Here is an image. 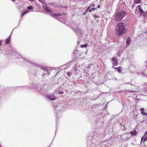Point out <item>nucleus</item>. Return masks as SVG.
I'll use <instances>...</instances> for the list:
<instances>
[{"mask_svg":"<svg viewBox=\"0 0 147 147\" xmlns=\"http://www.w3.org/2000/svg\"><path fill=\"white\" fill-rule=\"evenodd\" d=\"M92 5L94 7V4H93Z\"/></svg>","mask_w":147,"mask_h":147,"instance_id":"nucleus-36","label":"nucleus"},{"mask_svg":"<svg viewBox=\"0 0 147 147\" xmlns=\"http://www.w3.org/2000/svg\"><path fill=\"white\" fill-rule=\"evenodd\" d=\"M40 92L42 93V94H44L46 92V90H44V91H43V90H41L40 91Z\"/></svg>","mask_w":147,"mask_h":147,"instance_id":"nucleus-19","label":"nucleus"},{"mask_svg":"<svg viewBox=\"0 0 147 147\" xmlns=\"http://www.w3.org/2000/svg\"><path fill=\"white\" fill-rule=\"evenodd\" d=\"M83 47V46L81 47H82V48L84 47Z\"/></svg>","mask_w":147,"mask_h":147,"instance_id":"nucleus-37","label":"nucleus"},{"mask_svg":"<svg viewBox=\"0 0 147 147\" xmlns=\"http://www.w3.org/2000/svg\"><path fill=\"white\" fill-rule=\"evenodd\" d=\"M146 67H147V65H146Z\"/></svg>","mask_w":147,"mask_h":147,"instance_id":"nucleus-40","label":"nucleus"},{"mask_svg":"<svg viewBox=\"0 0 147 147\" xmlns=\"http://www.w3.org/2000/svg\"><path fill=\"white\" fill-rule=\"evenodd\" d=\"M115 69H117V71L119 72H120L121 71V70H120V68L119 67L117 68V67H115Z\"/></svg>","mask_w":147,"mask_h":147,"instance_id":"nucleus-18","label":"nucleus"},{"mask_svg":"<svg viewBox=\"0 0 147 147\" xmlns=\"http://www.w3.org/2000/svg\"><path fill=\"white\" fill-rule=\"evenodd\" d=\"M141 111H143L144 110V109L143 108H142L140 109Z\"/></svg>","mask_w":147,"mask_h":147,"instance_id":"nucleus-27","label":"nucleus"},{"mask_svg":"<svg viewBox=\"0 0 147 147\" xmlns=\"http://www.w3.org/2000/svg\"><path fill=\"white\" fill-rule=\"evenodd\" d=\"M31 1H33L34 0H30Z\"/></svg>","mask_w":147,"mask_h":147,"instance_id":"nucleus-38","label":"nucleus"},{"mask_svg":"<svg viewBox=\"0 0 147 147\" xmlns=\"http://www.w3.org/2000/svg\"><path fill=\"white\" fill-rule=\"evenodd\" d=\"M141 5H138V7L139 8V11L141 15L142 16H144L145 13L143 10L141 8Z\"/></svg>","mask_w":147,"mask_h":147,"instance_id":"nucleus-6","label":"nucleus"},{"mask_svg":"<svg viewBox=\"0 0 147 147\" xmlns=\"http://www.w3.org/2000/svg\"><path fill=\"white\" fill-rule=\"evenodd\" d=\"M45 74H44V73H43V74H42V77H44V76H45Z\"/></svg>","mask_w":147,"mask_h":147,"instance_id":"nucleus-32","label":"nucleus"},{"mask_svg":"<svg viewBox=\"0 0 147 147\" xmlns=\"http://www.w3.org/2000/svg\"><path fill=\"white\" fill-rule=\"evenodd\" d=\"M146 63H147V61H146Z\"/></svg>","mask_w":147,"mask_h":147,"instance_id":"nucleus-41","label":"nucleus"},{"mask_svg":"<svg viewBox=\"0 0 147 147\" xmlns=\"http://www.w3.org/2000/svg\"><path fill=\"white\" fill-rule=\"evenodd\" d=\"M87 44H86L85 45H80V46H86Z\"/></svg>","mask_w":147,"mask_h":147,"instance_id":"nucleus-29","label":"nucleus"},{"mask_svg":"<svg viewBox=\"0 0 147 147\" xmlns=\"http://www.w3.org/2000/svg\"><path fill=\"white\" fill-rule=\"evenodd\" d=\"M79 43V42H77V43Z\"/></svg>","mask_w":147,"mask_h":147,"instance_id":"nucleus-39","label":"nucleus"},{"mask_svg":"<svg viewBox=\"0 0 147 147\" xmlns=\"http://www.w3.org/2000/svg\"><path fill=\"white\" fill-rule=\"evenodd\" d=\"M91 138L90 137H88L87 138V139H88V138L89 139H90V138Z\"/></svg>","mask_w":147,"mask_h":147,"instance_id":"nucleus-31","label":"nucleus"},{"mask_svg":"<svg viewBox=\"0 0 147 147\" xmlns=\"http://www.w3.org/2000/svg\"><path fill=\"white\" fill-rule=\"evenodd\" d=\"M67 74L68 76L69 77L70 76V73L69 72H68L67 73Z\"/></svg>","mask_w":147,"mask_h":147,"instance_id":"nucleus-23","label":"nucleus"},{"mask_svg":"<svg viewBox=\"0 0 147 147\" xmlns=\"http://www.w3.org/2000/svg\"><path fill=\"white\" fill-rule=\"evenodd\" d=\"M141 113L143 115H144L145 116H146L147 115V113H146L144 111H141Z\"/></svg>","mask_w":147,"mask_h":147,"instance_id":"nucleus-15","label":"nucleus"},{"mask_svg":"<svg viewBox=\"0 0 147 147\" xmlns=\"http://www.w3.org/2000/svg\"><path fill=\"white\" fill-rule=\"evenodd\" d=\"M112 60L113 61V63L115 65H117L118 64L117 60H116L115 58H113L112 59Z\"/></svg>","mask_w":147,"mask_h":147,"instance_id":"nucleus-7","label":"nucleus"},{"mask_svg":"<svg viewBox=\"0 0 147 147\" xmlns=\"http://www.w3.org/2000/svg\"><path fill=\"white\" fill-rule=\"evenodd\" d=\"M38 0L39 1H40V0Z\"/></svg>","mask_w":147,"mask_h":147,"instance_id":"nucleus-42","label":"nucleus"},{"mask_svg":"<svg viewBox=\"0 0 147 147\" xmlns=\"http://www.w3.org/2000/svg\"><path fill=\"white\" fill-rule=\"evenodd\" d=\"M134 1L136 3H140L142 2L141 0H134Z\"/></svg>","mask_w":147,"mask_h":147,"instance_id":"nucleus-13","label":"nucleus"},{"mask_svg":"<svg viewBox=\"0 0 147 147\" xmlns=\"http://www.w3.org/2000/svg\"><path fill=\"white\" fill-rule=\"evenodd\" d=\"M147 140V136H146L144 139L143 142H146Z\"/></svg>","mask_w":147,"mask_h":147,"instance_id":"nucleus-22","label":"nucleus"},{"mask_svg":"<svg viewBox=\"0 0 147 147\" xmlns=\"http://www.w3.org/2000/svg\"><path fill=\"white\" fill-rule=\"evenodd\" d=\"M47 97L51 100H55L56 97L53 94L48 95L47 96Z\"/></svg>","mask_w":147,"mask_h":147,"instance_id":"nucleus-5","label":"nucleus"},{"mask_svg":"<svg viewBox=\"0 0 147 147\" xmlns=\"http://www.w3.org/2000/svg\"><path fill=\"white\" fill-rule=\"evenodd\" d=\"M142 140H143L141 139V142L140 144H141V143L142 142Z\"/></svg>","mask_w":147,"mask_h":147,"instance_id":"nucleus-34","label":"nucleus"},{"mask_svg":"<svg viewBox=\"0 0 147 147\" xmlns=\"http://www.w3.org/2000/svg\"><path fill=\"white\" fill-rule=\"evenodd\" d=\"M41 69H42L43 70L45 71H47V73H48V70H47L46 69V68H42V67H41Z\"/></svg>","mask_w":147,"mask_h":147,"instance_id":"nucleus-20","label":"nucleus"},{"mask_svg":"<svg viewBox=\"0 0 147 147\" xmlns=\"http://www.w3.org/2000/svg\"><path fill=\"white\" fill-rule=\"evenodd\" d=\"M125 25L123 23L120 22L117 24L116 29L117 34L119 36L123 34L126 32V29L125 28Z\"/></svg>","mask_w":147,"mask_h":147,"instance_id":"nucleus-2","label":"nucleus"},{"mask_svg":"<svg viewBox=\"0 0 147 147\" xmlns=\"http://www.w3.org/2000/svg\"><path fill=\"white\" fill-rule=\"evenodd\" d=\"M7 50V53H5V55H7V56L8 57H9L11 56L13 57L12 58L18 57V56L20 55L19 54H18L17 52H15V51L13 50L12 49L11 47H8ZM4 54H5V53ZM21 56L23 59V61H24V60L28 63V64L30 63L31 65H34V66H37V64H35L29 60L24 58L21 55Z\"/></svg>","mask_w":147,"mask_h":147,"instance_id":"nucleus-1","label":"nucleus"},{"mask_svg":"<svg viewBox=\"0 0 147 147\" xmlns=\"http://www.w3.org/2000/svg\"><path fill=\"white\" fill-rule=\"evenodd\" d=\"M90 6H89L88 8H87V10H88V11H89V12H92V10L91 9H90Z\"/></svg>","mask_w":147,"mask_h":147,"instance_id":"nucleus-17","label":"nucleus"},{"mask_svg":"<svg viewBox=\"0 0 147 147\" xmlns=\"http://www.w3.org/2000/svg\"><path fill=\"white\" fill-rule=\"evenodd\" d=\"M144 136H143V137H142V138H141V139H142V140H143V138H144Z\"/></svg>","mask_w":147,"mask_h":147,"instance_id":"nucleus-35","label":"nucleus"},{"mask_svg":"<svg viewBox=\"0 0 147 147\" xmlns=\"http://www.w3.org/2000/svg\"><path fill=\"white\" fill-rule=\"evenodd\" d=\"M123 52V51H122V50H120V51H119V53H122Z\"/></svg>","mask_w":147,"mask_h":147,"instance_id":"nucleus-28","label":"nucleus"},{"mask_svg":"<svg viewBox=\"0 0 147 147\" xmlns=\"http://www.w3.org/2000/svg\"><path fill=\"white\" fill-rule=\"evenodd\" d=\"M10 35L6 40L5 43L7 44H9L10 42Z\"/></svg>","mask_w":147,"mask_h":147,"instance_id":"nucleus-10","label":"nucleus"},{"mask_svg":"<svg viewBox=\"0 0 147 147\" xmlns=\"http://www.w3.org/2000/svg\"><path fill=\"white\" fill-rule=\"evenodd\" d=\"M64 107L61 104H59L55 108L56 111H62L64 109Z\"/></svg>","mask_w":147,"mask_h":147,"instance_id":"nucleus-4","label":"nucleus"},{"mask_svg":"<svg viewBox=\"0 0 147 147\" xmlns=\"http://www.w3.org/2000/svg\"><path fill=\"white\" fill-rule=\"evenodd\" d=\"M88 10H87H87L85 11V13H84V14L85 15L86 13H87V11H88Z\"/></svg>","mask_w":147,"mask_h":147,"instance_id":"nucleus-25","label":"nucleus"},{"mask_svg":"<svg viewBox=\"0 0 147 147\" xmlns=\"http://www.w3.org/2000/svg\"><path fill=\"white\" fill-rule=\"evenodd\" d=\"M2 41H0V45H2Z\"/></svg>","mask_w":147,"mask_h":147,"instance_id":"nucleus-30","label":"nucleus"},{"mask_svg":"<svg viewBox=\"0 0 147 147\" xmlns=\"http://www.w3.org/2000/svg\"><path fill=\"white\" fill-rule=\"evenodd\" d=\"M28 11V10H26L23 12L21 16H24L26 13Z\"/></svg>","mask_w":147,"mask_h":147,"instance_id":"nucleus-14","label":"nucleus"},{"mask_svg":"<svg viewBox=\"0 0 147 147\" xmlns=\"http://www.w3.org/2000/svg\"><path fill=\"white\" fill-rule=\"evenodd\" d=\"M147 134V131L144 133V137L145 136H146Z\"/></svg>","mask_w":147,"mask_h":147,"instance_id":"nucleus-24","label":"nucleus"},{"mask_svg":"<svg viewBox=\"0 0 147 147\" xmlns=\"http://www.w3.org/2000/svg\"><path fill=\"white\" fill-rule=\"evenodd\" d=\"M120 125L121 126H123V128H124V129H123V128H122V129H123V130H124L125 129V128L124 126L122 124H121V123H120Z\"/></svg>","mask_w":147,"mask_h":147,"instance_id":"nucleus-21","label":"nucleus"},{"mask_svg":"<svg viewBox=\"0 0 147 147\" xmlns=\"http://www.w3.org/2000/svg\"><path fill=\"white\" fill-rule=\"evenodd\" d=\"M27 8L28 9L31 10L33 9V8L32 6H29L27 7Z\"/></svg>","mask_w":147,"mask_h":147,"instance_id":"nucleus-16","label":"nucleus"},{"mask_svg":"<svg viewBox=\"0 0 147 147\" xmlns=\"http://www.w3.org/2000/svg\"><path fill=\"white\" fill-rule=\"evenodd\" d=\"M43 9H44V10L46 11H47V12H49L50 13H51V12L52 11L49 9L48 8L45 6H43Z\"/></svg>","mask_w":147,"mask_h":147,"instance_id":"nucleus-9","label":"nucleus"},{"mask_svg":"<svg viewBox=\"0 0 147 147\" xmlns=\"http://www.w3.org/2000/svg\"><path fill=\"white\" fill-rule=\"evenodd\" d=\"M126 13L125 11H120L117 13L115 15V20L117 22L121 21L126 15Z\"/></svg>","mask_w":147,"mask_h":147,"instance_id":"nucleus-3","label":"nucleus"},{"mask_svg":"<svg viewBox=\"0 0 147 147\" xmlns=\"http://www.w3.org/2000/svg\"><path fill=\"white\" fill-rule=\"evenodd\" d=\"M97 7H98V8H99L100 7V5H98Z\"/></svg>","mask_w":147,"mask_h":147,"instance_id":"nucleus-33","label":"nucleus"},{"mask_svg":"<svg viewBox=\"0 0 147 147\" xmlns=\"http://www.w3.org/2000/svg\"><path fill=\"white\" fill-rule=\"evenodd\" d=\"M131 40L130 38L129 37L127 38V39L126 42L127 45L126 46H128L131 42Z\"/></svg>","mask_w":147,"mask_h":147,"instance_id":"nucleus-8","label":"nucleus"},{"mask_svg":"<svg viewBox=\"0 0 147 147\" xmlns=\"http://www.w3.org/2000/svg\"><path fill=\"white\" fill-rule=\"evenodd\" d=\"M131 134L133 136H136V135L137 133V132L135 131H132L130 132Z\"/></svg>","mask_w":147,"mask_h":147,"instance_id":"nucleus-11","label":"nucleus"},{"mask_svg":"<svg viewBox=\"0 0 147 147\" xmlns=\"http://www.w3.org/2000/svg\"><path fill=\"white\" fill-rule=\"evenodd\" d=\"M91 9H92V10L93 11H94L95 9H95V8H91Z\"/></svg>","mask_w":147,"mask_h":147,"instance_id":"nucleus-26","label":"nucleus"},{"mask_svg":"<svg viewBox=\"0 0 147 147\" xmlns=\"http://www.w3.org/2000/svg\"><path fill=\"white\" fill-rule=\"evenodd\" d=\"M51 16L53 17H57L58 16H61L60 14H51Z\"/></svg>","mask_w":147,"mask_h":147,"instance_id":"nucleus-12","label":"nucleus"}]
</instances>
